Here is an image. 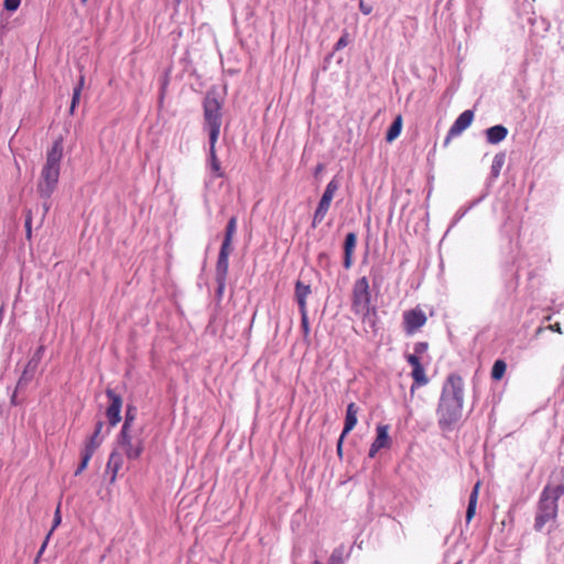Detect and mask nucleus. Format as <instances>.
<instances>
[{
    "label": "nucleus",
    "mask_w": 564,
    "mask_h": 564,
    "mask_svg": "<svg viewBox=\"0 0 564 564\" xmlns=\"http://www.w3.org/2000/svg\"><path fill=\"white\" fill-rule=\"evenodd\" d=\"M106 394L108 399L110 400V405L107 409V417L109 420V423L111 426L117 425L121 420V406H122V399L119 394H117L113 390L108 389L106 391Z\"/></svg>",
    "instance_id": "10"
},
{
    "label": "nucleus",
    "mask_w": 564,
    "mask_h": 564,
    "mask_svg": "<svg viewBox=\"0 0 564 564\" xmlns=\"http://www.w3.org/2000/svg\"><path fill=\"white\" fill-rule=\"evenodd\" d=\"M426 321V314L419 306L403 312V329L408 335L416 333L425 325Z\"/></svg>",
    "instance_id": "8"
},
{
    "label": "nucleus",
    "mask_w": 564,
    "mask_h": 564,
    "mask_svg": "<svg viewBox=\"0 0 564 564\" xmlns=\"http://www.w3.org/2000/svg\"><path fill=\"white\" fill-rule=\"evenodd\" d=\"M44 354V346H40L36 351L33 354V356L37 357L39 359H42Z\"/></svg>",
    "instance_id": "42"
},
{
    "label": "nucleus",
    "mask_w": 564,
    "mask_h": 564,
    "mask_svg": "<svg viewBox=\"0 0 564 564\" xmlns=\"http://www.w3.org/2000/svg\"><path fill=\"white\" fill-rule=\"evenodd\" d=\"M204 130L208 132L209 141H217L223 121L221 102L213 94L204 99Z\"/></svg>",
    "instance_id": "4"
},
{
    "label": "nucleus",
    "mask_w": 564,
    "mask_h": 564,
    "mask_svg": "<svg viewBox=\"0 0 564 564\" xmlns=\"http://www.w3.org/2000/svg\"><path fill=\"white\" fill-rule=\"evenodd\" d=\"M64 153V145H63V139L57 138L52 147L46 152V160L42 167L40 178L37 182L36 189L41 196V198L44 199L43 202V209H44V216L48 213L51 208V202L50 198L54 191L56 189V186L58 184L59 180V173H61V161L63 159Z\"/></svg>",
    "instance_id": "2"
},
{
    "label": "nucleus",
    "mask_w": 564,
    "mask_h": 564,
    "mask_svg": "<svg viewBox=\"0 0 564 564\" xmlns=\"http://www.w3.org/2000/svg\"><path fill=\"white\" fill-rule=\"evenodd\" d=\"M30 361H32L33 364H35V365H37V366H39V364H40L41 359H39V358H37V357H35V356H32V357H31V359H30Z\"/></svg>",
    "instance_id": "45"
},
{
    "label": "nucleus",
    "mask_w": 564,
    "mask_h": 564,
    "mask_svg": "<svg viewBox=\"0 0 564 564\" xmlns=\"http://www.w3.org/2000/svg\"><path fill=\"white\" fill-rule=\"evenodd\" d=\"M37 367H39L37 365H35V364H33L32 361L29 360L23 371L34 376L35 372H36Z\"/></svg>",
    "instance_id": "36"
},
{
    "label": "nucleus",
    "mask_w": 564,
    "mask_h": 564,
    "mask_svg": "<svg viewBox=\"0 0 564 564\" xmlns=\"http://www.w3.org/2000/svg\"><path fill=\"white\" fill-rule=\"evenodd\" d=\"M359 9L366 15H368L372 12V7L368 3H366L364 0L359 1Z\"/></svg>",
    "instance_id": "35"
},
{
    "label": "nucleus",
    "mask_w": 564,
    "mask_h": 564,
    "mask_svg": "<svg viewBox=\"0 0 564 564\" xmlns=\"http://www.w3.org/2000/svg\"><path fill=\"white\" fill-rule=\"evenodd\" d=\"M128 431L129 422H124L118 436V444L129 459H137L143 452V442L140 437H132Z\"/></svg>",
    "instance_id": "7"
},
{
    "label": "nucleus",
    "mask_w": 564,
    "mask_h": 564,
    "mask_svg": "<svg viewBox=\"0 0 564 564\" xmlns=\"http://www.w3.org/2000/svg\"><path fill=\"white\" fill-rule=\"evenodd\" d=\"M311 293L310 285H305L302 282H297L295 285V296L296 299H306Z\"/></svg>",
    "instance_id": "27"
},
{
    "label": "nucleus",
    "mask_w": 564,
    "mask_h": 564,
    "mask_svg": "<svg viewBox=\"0 0 564 564\" xmlns=\"http://www.w3.org/2000/svg\"><path fill=\"white\" fill-rule=\"evenodd\" d=\"M455 564H463V562H462V561H458V562H456Z\"/></svg>",
    "instance_id": "46"
},
{
    "label": "nucleus",
    "mask_w": 564,
    "mask_h": 564,
    "mask_svg": "<svg viewBox=\"0 0 564 564\" xmlns=\"http://www.w3.org/2000/svg\"><path fill=\"white\" fill-rule=\"evenodd\" d=\"M357 237L356 234L349 232L346 235L344 243V267L349 269L352 264V253L356 248Z\"/></svg>",
    "instance_id": "15"
},
{
    "label": "nucleus",
    "mask_w": 564,
    "mask_h": 564,
    "mask_svg": "<svg viewBox=\"0 0 564 564\" xmlns=\"http://www.w3.org/2000/svg\"><path fill=\"white\" fill-rule=\"evenodd\" d=\"M216 281H217V293H218V295H221L225 290V286H226V280L216 278Z\"/></svg>",
    "instance_id": "38"
},
{
    "label": "nucleus",
    "mask_w": 564,
    "mask_h": 564,
    "mask_svg": "<svg viewBox=\"0 0 564 564\" xmlns=\"http://www.w3.org/2000/svg\"><path fill=\"white\" fill-rule=\"evenodd\" d=\"M479 488H480V481H477L470 492L469 500H468V507H467V511H466V522L467 523H469L471 521V519L475 517Z\"/></svg>",
    "instance_id": "19"
},
{
    "label": "nucleus",
    "mask_w": 564,
    "mask_h": 564,
    "mask_svg": "<svg viewBox=\"0 0 564 564\" xmlns=\"http://www.w3.org/2000/svg\"><path fill=\"white\" fill-rule=\"evenodd\" d=\"M402 130V117L399 115L394 118L393 122L388 129L386 140L387 142L394 141L401 133Z\"/></svg>",
    "instance_id": "22"
},
{
    "label": "nucleus",
    "mask_w": 564,
    "mask_h": 564,
    "mask_svg": "<svg viewBox=\"0 0 564 564\" xmlns=\"http://www.w3.org/2000/svg\"><path fill=\"white\" fill-rule=\"evenodd\" d=\"M301 315L307 314L306 311V299H296Z\"/></svg>",
    "instance_id": "39"
},
{
    "label": "nucleus",
    "mask_w": 564,
    "mask_h": 564,
    "mask_svg": "<svg viewBox=\"0 0 564 564\" xmlns=\"http://www.w3.org/2000/svg\"><path fill=\"white\" fill-rule=\"evenodd\" d=\"M301 326L305 335L310 333V324L307 314L301 315Z\"/></svg>",
    "instance_id": "34"
},
{
    "label": "nucleus",
    "mask_w": 564,
    "mask_h": 564,
    "mask_svg": "<svg viewBox=\"0 0 564 564\" xmlns=\"http://www.w3.org/2000/svg\"><path fill=\"white\" fill-rule=\"evenodd\" d=\"M564 494L563 486H546L540 496L534 519V530L542 531L546 524H553L557 518V501Z\"/></svg>",
    "instance_id": "3"
},
{
    "label": "nucleus",
    "mask_w": 564,
    "mask_h": 564,
    "mask_svg": "<svg viewBox=\"0 0 564 564\" xmlns=\"http://www.w3.org/2000/svg\"><path fill=\"white\" fill-rule=\"evenodd\" d=\"M505 164V154L498 153L494 156L491 164V175L496 178L499 176L500 171Z\"/></svg>",
    "instance_id": "25"
},
{
    "label": "nucleus",
    "mask_w": 564,
    "mask_h": 564,
    "mask_svg": "<svg viewBox=\"0 0 564 564\" xmlns=\"http://www.w3.org/2000/svg\"><path fill=\"white\" fill-rule=\"evenodd\" d=\"M358 406L355 403L347 405L345 426L341 432V438H344L357 424Z\"/></svg>",
    "instance_id": "17"
},
{
    "label": "nucleus",
    "mask_w": 564,
    "mask_h": 564,
    "mask_svg": "<svg viewBox=\"0 0 564 564\" xmlns=\"http://www.w3.org/2000/svg\"><path fill=\"white\" fill-rule=\"evenodd\" d=\"M236 230H237V217L232 216L226 226L225 237H224V241H223L221 246H224L225 248L231 247Z\"/></svg>",
    "instance_id": "21"
},
{
    "label": "nucleus",
    "mask_w": 564,
    "mask_h": 564,
    "mask_svg": "<svg viewBox=\"0 0 564 564\" xmlns=\"http://www.w3.org/2000/svg\"><path fill=\"white\" fill-rule=\"evenodd\" d=\"M339 186H340V182L336 177L332 178L328 182V184L326 185V188L322 195V198H321V200L317 205V208L314 213V216H313L312 226L314 228L317 227V225L324 220V218L330 207L332 200H333L336 192L338 191Z\"/></svg>",
    "instance_id": "6"
},
{
    "label": "nucleus",
    "mask_w": 564,
    "mask_h": 564,
    "mask_svg": "<svg viewBox=\"0 0 564 564\" xmlns=\"http://www.w3.org/2000/svg\"><path fill=\"white\" fill-rule=\"evenodd\" d=\"M93 455L94 454H90L89 452H86V451L82 452V462H80L79 466L77 467V469L75 470V476L80 475L86 469Z\"/></svg>",
    "instance_id": "26"
},
{
    "label": "nucleus",
    "mask_w": 564,
    "mask_h": 564,
    "mask_svg": "<svg viewBox=\"0 0 564 564\" xmlns=\"http://www.w3.org/2000/svg\"><path fill=\"white\" fill-rule=\"evenodd\" d=\"M348 45V33L347 32H344V34L339 37V40L336 42L335 46H334V50L335 51H340L343 50L344 47H346Z\"/></svg>",
    "instance_id": "29"
},
{
    "label": "nucleus",
    "mask_w": 564,
    "mask_h": 564,
    "mask_svg": "<svg viewBox=\"0 0 564 564\" xmlns=\"http://www.w3.org/2000/svg\"><path fill=\"white\" fill-rule=\"evenodd\" d=\"M123 465V456L117 449H113L110 455L106 466V473L110 474V484H113L118 477L119 470Z\"/></svg>",
    "instance_id": "12"
},
{
    "label": "nucleus",
    "mask_w": 564,
    "mask_h": 564,
    "mask_svg": "<svg viewBox=\"0 0 564 564\" xmlns=\"http://www.w3.org/2000/svg\"><path fill=\"white\" fill-rule=\"evenodd\" d=\"M406 361L412 367V369H415L416 367L422 366L420 357L416 355H413V354L406 356Z\"/></svg>",
    "instance_id": "30"
},
{
    "label": "nucleus",
    "mask_w": 564,
    "mask_h": 564,
    "mask_svg": "<svg viewBox=\"0 0 564 564\" xmlns=\"http://www.w3.org/2000/svg\"><path fill=\"white\" fill-rule=\"evenodd\" d=\"M33 377H34L33 375L23 371L18 381L17 388L22 389L33 379Z\"/></svg>",
    "instance_id": "28"
},
{
    "label": "nucleus",
    "mask_w": 564,
    "mask_h": 564,
    "mask_svg": "<svg viewBox=\"0 0 564 564\" xmlns=\"http://www.w3.org/2000/svg\"><path fill=\"white\" fill-rule=\"evenodd\" d=\"M413 349H414V354L413 355H416V356L423 355L427 350V344L423 343V341L416 343L414 345Z\"/></svg>",
    "instance_id": "33"
},
{
    "label": "nucleus",
    "mask_w": 564,
    "mask_h": 564,
    "mask_svg": "<svg viewBox=\"0 0 564 564\" xmlns=\"http://www.w3.org/2000/svg\"><path fill=\"white\" fill-rule=\"evenodd\" d=\"M314 564H319V562L316 561V562H314Z\"/></svg>",
    "instance_id": "48"
},
{
    "label": "nucleus",
    "mask_w": 564,
    "mask_h": 564,
    "mask_svg": "<svg viewBox=\"0 0 564 564\" xmlns=\"http://www.w3.org/2000/svg\"><path fill=\"white\" fill-rule=\"evenodd\" d=\"M134 420V415L131 413V411L129 410L126 414V420L124 422H129V426L131 425V422Z\"/></svg>",
    "instance_id": "43"
},
{
    "label": "nucleus",
    "mask_w": 564,
    "mask_h": 564,
    "mask_svg": "<svg viewBox=\"0 0 564 564\" xmlns=\"http://www.w3.org/2000/svg\"><path fill=\"white\" fill-rule=\"evenodd\" d=\"M31 225H32V218H31V216H28L25 219V229H26L28 238L31 237Z\"/></svg>",
    "instance_id": "40"
},
{
    "label": "nucleus",
    "mask_w": 564,
    "mask_h": 564,
    "mask_svg": "<svg viewBox=\"0 0 564 564\" xmlns=\"http://www.w3.org/2000/svg\"><path fill=\"white\" fill-rule=\"evenodd\" d=\"M51 535H52V531H50V532L47 533V535H46V538H45V540H44V542H43V544H42V546H41V549H40V551H39V555H37V556H41V555H42V553L44 552V550H45V547H46V545H47V542H48V540H50Z\"/></svg>",
    "instance_id": "41"
},
{
    "label": "nucleus",
    "mask_w": 564,
    "mask_h": 564,
    "mask_svg": "<svg viewBox=\"0 0 564 564\" xmlns=\"http://www.w3.org/2000/svg\"><path fill=\"white\" fill-rule=\"evenodd\" d=\"M508 135V129L502 124H496L486 130V138L488 143L498 144L503 141Z\"/></svg>",
    "instance_id": "16"
},
{
    "label": "nucleus",
    "mask_w": 564,
    "mask_h": 564,
    "mask_svg": "<svg viewBox=\"0 0 564 564\" xmlns=\"http://www.w3.org/2000/svg\"><path fill=\"white\" fill-rule=\"evenodd\" d=\"M216 143L217 141H209L207 167L214 177L219 178L224 176V171L216 154Z\"/></svg>",
    "instance_id": "14"
},
{
    "label": "nucleus",
    "mask_w": 564,
    "mask_h": 564,
    "mask_svg": "<svg viewBox=\"0 0 564 564\" xmlns=\"http://www.w3.org/2000/svg\"><path fill=\"white\" fill-rule=\"evenodd\" d=\"M464 406V381L457 373H451L442 388L437 404L438 425L444 431H452L460 420Z\"/></svg>",
    "instance_id": "1"
},
{
    "label": "nucleus",
    "mask_w": 564,
    "mask_h": 564,
    "mask_svg": "<svg viewBox=\"0 0 564 564\" xmlns=\"http://www.w3.org/2000/svg\"><path fill=\"white\" fill-rule=\"evenodd\" d=\"M343 441H344V438H341V436H340L338 442H337V453H338L339 456L341 455Z\"/></svg>",
    "instance_id": "44"
},
{
    "label": "nucleus",
    "mask_w": 564,
    "mask_h": 564,
    "mask_svg": "<svg viewBox=\"0 0 564 564\" xmlns=\"http://www.w3.org/2000/svg\"><path fill=\"white\" fill-rule=\"evenodd\" d=\"M411 376L414 380L413 384L411 386L412 393L414 392L415 388L425 386L429 382V378L425 375V369L423 366L412 369Z\"/></svg>",
    "instance_id": "20"
},
{
    "label": "nucleus",
    "mask_w": 564,
    "mask_h": 564,
    "mask_svg": "<svg viewBox=\"0 0 564 564\" xmlns=\"http://www.w3.org/2000/svg\"><path fill=\"white\" fill-rule=\"evenodd\" d=\"M104 426V422L98 421L94 434L89 437L83 451L94 454L95 451L101 445L102 438L99 436Z\"/></svg>",
    "instance_id": "18"
},
{
    "label": "nucleus",
    "mask_w": 564,
    "mask_h": 564,
    "mask_svg": "<svg viewBox=\"0 0 564 564\" xmlns=\"http://www.w3.org/2000/svg\"><path fill=\"white\" fill-rule=\"evenodd\" d=\"M377 436L372 442L368 456L373 458L376 454L382 449L390 446V437H389V426L388 425H378L376 429Z\"/></svg>",
    "instance_id": "11"
},
{
    "label": "nucleus",
    "mask_w": 564,
    "mask_h": 564,
    "mask_svg": "<svg viewBox=\"0 0 564 564\" xmlns=\"http://www.w3.org/2000/svg\"><path fill=\"white\" fill-rule=\"evenodd\" d=\"M21 3V0H4L3 6L8 11H15Z\"/></svg>",
    "instance_id": "31"
},
{
    "label": "nucleus",
    "mask_w": 564,
    "mask_h": 564,
    "mask_svg": "<svg viewBox=\"0 0 564 564\" xmlns=\"http://www.w3.org/2000/svg\"><path fill=\"white\" fill-rule=\"evenodd\" d=\"M474 120V111L465 110L463 111L454 123L451 126L447 135L445 138V144H448L451 139L460 135L473 122Z\"/></svg>",
    "instance_id": "9"
},
{
    "label": "nucleus",
    "mask_w": 564,
    "mask_h": 564,
    "mask_svg": "<svg viewBox=\"0 0 564 564\" xmlns=\"http://www.w3.org/2000/svg\"><path fill=\"white\" fill-rule=\"evenodd\" d=\"M84 83H85V77L82 75L79 77L78 84L76 85V87L73 90L72 105H70V108H69V112L70 113L74 112L75 107H76V105L79 101L82 89L84 87Z\"/></svg>",
    "instance_id": "24"
},
{
    "label": "nucleus",
    "mask_w": 564,
    "mask_h": 564,
    "mask_svg": "<svg viewBox=\"0 0 564 564\" xmlns=\"http://www.w3.org/2000/svg\"><path fill=\"white\" fill-rule=\"evenodd\" d=\"M232 251V247L225 248L220 247L218 260L216 263V278H220L221 280L227 279L228 268H229V256Z\"/></svg>",
    "instance_id": "13"
},
{
    "label": "nucleus",
    "mask_w": 564,
    "mask_h": 564,
    "mask_svg": "<svg viewBox=\"0 0 564 564\" xmlns=\"http://www.w3.org/2000/svg\"><path fill=\"white\" fill-rule=\"evenodd\" d=\"M37 367H39L37 365H35V364H33L32 361L29 360L23 371L34 376L35 372H36Z\"/></svg>",
    "instance_id": "37"
},
{
    "label": "nucleus",
    "mask_w": 564,
    "mask_h": 564,
    "mask_svg": "<svg viewBox=\"0 0 564 564\" xmlns=\"http://www.w3.org/2000/svg\"><path fill=\"white\" fill-rule=\"evenodd\" d=\"M87 0H82L83 3H85Z\"/></svg>",
    "instance_id": "47"
},
{
    "label": "nucleus",
    "mask_w": 564,
    "mask_h": 564,
    "mask_svg": "<svg viewBox=\"0 0 564 564\" xmlns=\"http://www.w3.org/2000/svg\"><path fill=\"white\" fill-rule=\"evenodd\" d=\"M370 290L366 276L356 280L352 286L351 310L356 315L365 318L370 313Z\"/></svg>",
    "instance_id": "5"
},
{
    "label": "nucleus",
    "mask_w": 564,
    "mask_h": 564,
    "mask_svg": "<svg viewBox=\"0 0 564 564\" xmlns=\"http://www.w3.org/2000/svg\"><path fill=\"white\" fill-rule=\"evenodd\" d=\"M62 522V516H61V506L58 505L55 512H54V520H53V525H52V529L50 531H54Z\"/></svg>",
    "instance_id": "32"
},
{
    "label": "nucleus",
    "mask_w": 564,
    "mask_h": 564,
    "mask_svg": "<svg viewBox=\"0 0 564 564\" xmlns=\"http://www.w3.org/2000/svg\"><path fill=\"white\" fill-rule=\"evenodd\" d=\"M507 365L503 360L498 359L495 361L492 369H491V378L494 380H500L506 373Z\"/></svg>",
    "instance_id": "23"
}]
</instances>
